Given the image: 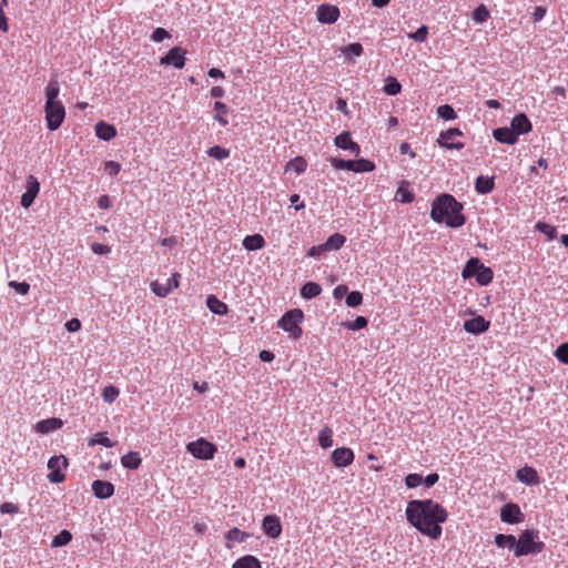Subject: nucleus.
<instances>
[{"mask_svg": "<svg viewBox=\"0 0 568 568\" xmlns=\"http://www.w3.org/2000/svg\"><path fill=\"white\" fill-rule=\"evenodd\" d=\"M407 521L420 534L437 540L440 527L448 518L447 510L433 499H414L408 501L405 510Z\"/></svg>", "mask_w": 568, "mask_h": 568, "instance_id": "obj_1", "label": "nucleus"}, {"mask_svg": "<svg viewBox=\"0 0 568 568\" xmlns=\"http://www.w3.org/2000/svg\"><path fill=\"white\" fill-rule=\"evenodd\" d=\"M463 204L453 195L443 193L437 196L430 210V217L437 223H445L449 227H460L465 224L466 219L463 211Z\"/></svg>", "mask_w": 568, "mask_h": 568, "instance_id": "obj_2", "label": "nucleus"}, {"mask_svg": "<svg viewBox=\"0 0 568 568\" xmlns=\"http://www.w3.org/2000/svg\"><path fill=\"white\" fill-rule=\"evenodd\" d=\"M545 549V542L539 540V531L535 529H526L517 539L515 551L516 557L540 554Z\"/></svg>", "mask_w": 568, "mask_h": 568, "instance_id": "obj_3", "label": "nucleus"}, {"mask_svg": "<svg viewBox=\"0 0 568 568\" xmlns=\"http://www.w3.org/2000/svg\"><path fill=\"white\" fill-rule=\"evenodd\" d=\"M304 317L303 312L300 308H294L286 312L278 321L277 325L283 331L291 334V336L295 339L302 336V328L300 327V323Z\"/></svg>", "mask_w": 568, "mask_h": 568, "instance_id": "obj_4", "label": "nucleus"}, {"mask_svg": "<svg viewBox=\"0 0 568 568\" xmlns=\"http://www.w3.org/2000/svg\"><path fill=\"white\" fill-rule=\"evenodd\" d=\"M186 452L197 459L209 460L214 457L216 453V446L205 438H199L186 445Z\"/></svg>", "mask_w": 568, "mask_h": 568, "instance_id": "obj_5", "label": "nucleus"}, {"mask_svg": "<svg viewBox=\"0 0 568 568\" xmlns=\"http://www.w3.org/2000/svg\"><path fill=\"white\" fill-rule=\"evenodd\" d=\"M47 126L50 131L58 130L64 118L65 109L62 102L60 103H45L44 104Z\"/></svg>", "mask_w": 568, "mask_h": 568, "instance_id": "obj_6", "label": "nucleus"}, {"mask_svg": "<svg viewBox=\"0 0 568 568\" xmlns=\"http://www.w3.org/2000/svg\"><path fill=\"white\" fill-rule=\"evenodd\" d=\"M68 467V459L63 455L52 456L48 462V479L52 484H60L65 479V475L62 471Z\"/></svg>", "mask_w": 568, "mask_h": 568, "instance_id": "obj_7", "label": "nucleus"}, {"mask_svg": "<svg viewBox=\"0 0 568 568\" xmlns=\"http://www.w3.org/2000/svg\"><path fill=\"white\" fill-rule=\"evenodd\" d=\"M463 135L464 133L458 128H450L440 132L437 143L439 146L447 150H462L464 148V143L456 141V138Z\"/></svg>", "mask_w": 568, "mask_h": 568, "instance_id": "obj_8", "label": "nucleus"}, {"mask_svg": "<svg viewBox=\"0 0 568 568\" xmlns=\"http://www.w3.org/2000/svg\"><path fill=\"white\" fill-rule=\"evenodd\" d=\"M24 186H26V191L21 195L20 203L24 209H28L33 204L36 197L38 196V194L40 192V182L38 181V179L34 175H29L26 180Z\"/></svg>", "mask_w": 568, "mask_h": 568, "instance_id": "obj_9", "label": "nucleus"}, {"mask_svg": "<svg viewBox=\"0 0 568 568\" xmlns=\"http://www.w3.org/2000/svg\"><path fill=\"white\" fill-rule=\"evenodd\" d=\"M186 50L181 47H174L160 59L161 65H173L176 69H182L185 64Z\"/></svg>", "mask_w": 568, "mask_h": 568, "instance_id": "obj_10", "label": "nucleus"}, {"mask_svg": "<svg viewBox=\"0 0 568 568\" xmlns=\"http://www.w3.org/2000/svg\"><path fill=\"white\" fill-rule=\"evenodd\" d=\"M179 273H174L170 278L166 280V283H160L158 281H153L150 284L151 291L159 297L168 296L174 288L179 286Z\"/></svg>", "mask_w": 568, "mask_h": 568, "instance_id": "obj_11", "label": "nucleus"}, {"mask_svg": "<svg viewBox=\"0 0 568 568\" xmlns=\"http://www.w3.org/2000/svg\"><path fill=\"white\" fill-rule=\"evenodd\" d=\"M263 532L272 538L276 539L282 534V524L280 517L276 515H266L262 521Z\"/></svg>", "mask_w": 568, "mask_h": 568, "instance_id": "obj_12", "label": "nucleus"}, {"mask_svg": "<svg viewBox=\"0 0 568 568\" xmlns=\"http://www.w3.org/2000/svg\"><path fill=\"white\" fill-rule=\"evenodd\" d=\"M339 9L332 4H321L316 10V18L321 23L332 24L337 21Z\"/></svg>", "mask_w": 568, "mask_h": 568, "instance_id": "obj_13", "label": "nucleus"}, {"mask_svg": "<svg viewBox=\"0 0 568 568\" xmlns=\"http://www.w3.org/2000/svg\"><path fill=\"white\" fill-rule=\"evenodd\" d=\"M500 519L506 524H518L523 520V513L517 504L508 503L500 510Z\"/></svg>", "mask_w": 568, "mask_h": 568, "instance_id": "obj_14", "label": "nucleus"}, {"mask_svg": "<svg viewBox=\"0 0 568 568\" xmlns=\"http://www.w3.org/2000/svg\"><path fill=\"white\" fill-rule=\"evenodd\" d=\"M354 458V452L348 447H338L332 453V462L338 468L349 466Z\"/></svg>", "mask_w": 568, "mask_h": 568, "instance_id": "obj_15", "label": "nucleus"}, {"mask_svg": "<svg viewBox=\"0 0 568 568\" xmlns=\"http://www.w3.org/2000/svg\"><path fill=\"white\" fill-rule=\"evenodd\" d=\"M334 144L338 149L351 151L356 156L361 153V148L356 142L352 140L349 131H344L336 135L334 139Z\"/></svg>", "mask_w": 568, "mask_h": 568, "instance_id": "obj_16", "label": "nucleus"}, {"mask_svg": "<svg viewBox=\"0 0 568 568\" xmlns=\"http://www.w3.org/2000/svg\"><path fill=\"white\" fill-rule=\"evenodd\" d=\"M516 478L527 486H537L540 484V477L537 470L530 466L519 468L516 471Z\"/></svg>", "mask_w": 568, "mask_h": 568, "instance_id": "obj_17", "label": "nucleus"}, {"mask_svg": "<svg viewBox=\"0 0 568 568\" xmlns=\"http://www.w3.org/2000/svg\"><path fill=\"white\" fill-rule=\"evenodd\" d=\"M489 321H486L481 315L475 316L464 322V329L470 334H481L489 328Z\"/></svg>", "mask_w": 568, "mask_h": 568, "instance_id": "obj_18", "label": "nucleus"}, {"mask_svg": "<svg viewBox=\"0 0 568 568\" xmlns=\"http://www.w3.org/2000/svg\"><path fill=\"white\" fill-rule=\"evenodd\" d=\"M510 129L516 132V136L518 138L520 134L530 132L532 125L525 113H518L511 119Z\"/></svg>", "mask_w": 568, "mask_h": 568, "instance_id": "obj_19", "label": "nucleus"}, {"mask_svg": "<svg viewBox=\"0 0 568 568\" xmlns=\"http://www.w3.org/2000/svg\"><path fill=\"white\" fill-rule=\"evenodd\" d=\"M91 488L94 496L99 499L110 498L114 494L113 484L106 480L97 479L92 483Z\"/></svg>", "mask_w": 568, "mask_h": 568, "instance_id": "obj_20", "label": "nucleus"}, {"mask_svg": "<svg viewBox=\"0 0 568 568\" xmlns=\"http://www.w3.org/2000/svg\"><path fill=\"white\" fill-rule=\"evenodd\" d=\"M493 136L496 141L506 144H515L518 140L516 132L507 126L495 129L493 131Z\"/></svg>", "mask_w": 568, "mask_h": 568, "instance_id": "obj_21", "label": "nucleus"}, {"mask_svg": "<svg viewBox=\"0 0 568 568\" xmlns=\"http://www.w3.org/2000/svg\"><path fill=\"white\" fill-rule=\"evenodd\" d=\"M495 187L494 176L479 175L475 181V191L478 194H488Z\"/></svg>", "mask_w": 568, "mask_h": 568, "instance_id": "obj_22", "label": "nucleus"}, {"mask_svg": "<svg viewBox=\"0 0 568 568\" xmlns=\"http://www.w3.org/2000/svg\"><path fill=\"white\" fill-rule=\"evenodd\" d=\"M60 93V84L57 77L50 79L45 88V103H60L58 100Z\"/></svg>", "mask_w": 568, "mask_h": 568, "instance_id": "obj_23", "label": "nucleus"}, {"mask_svg": "<svg viewBox=\"0 0 568 568\" xmlns=\"http://www.w3.org/2000/svg\"><path fill=\"white\" fill-rule=\"evenodd\" d=\"M206 306L216 315H225L229 312V306L213 294L206 297Z\"/></svg>", "mask_w": 568, "mask_h": 568, "instance_id": "obj_24", "label": "nucleus"}, {"mask_svg": "<svg viewBox=\"0 0 568 568\" xmlns=\"http://www.w3.org/2000/svg\"><path fill=\"white\" fill-rule=\"evenodd\" d=\"M95 134L103 141H110L116 135V130L113 125L101 121L95 124Z\"/></svg>", "mask_w": 568, "mask_h": 568, "instance_id": "obj_25", "label": "nucleus"}, {"mask_svg": "<svg viewBox=\"0 0 568 568\" xmlns=\"http://www.w3.org/2000/svg\"><path fill=\"white\" fill-rule=\"evenodd\" d=\"M242 244L247 251H256L265 246V240L261 234L246 235Z\"/></svg>", "mask_w": 568, "mask_h": 568, "instance_id": "obj_26", "label": "nucleus"}, {"mask_svg": "<svg viewBox=\"0 0 568 568\" xmlns=\"http://www.w3.org/2000/svg\"><path fill=\"white\" fill-rule=\"evenodd\" d=\"M61 426H62V420L59 418L52 417V418L40 420L37 424L36 429L38 433L48 434L50 432L59 429Z\"/></svg>", "mask_w": 568, "mask_h": 568, "instance_id": "obj_27", "label": "nucleus"}, {"mask_svg": "<svg viewBox=\"0 0 568 568\" xmlns=\"http://www.w3.org/2000/svg\"><path fill=\"white\" fill-rule=\"evenodd\" d=\"M495 544L498 548H507L516 551L517 539L514 535L497 534L495 536Z\"/></svg>", "mask_w": 568, "mask_h": 568, "instance_id": "obj_28", "label": "nucleus"}, {"mask_svg": "<svg viewBox=\"0 0 568 568\" xmlns=\"http://www.w3.org/2000/svg\"><path fill=\"white\" fill-rule=\"evenodd\" d=\"M142 463L140 454L138 452H130L122 456L121 464L128 469H138Z\"/></svg>", "mask_w": 568, "mask_h": 568, "instance_id": "obj_29", "label": "nucleus"}, {"mask_svg": "<svg viewBox=\"0 0 568 568\" xmlns=\"http://www.w3.org/2000/svg\"><path fill=\"white\" fill-rule=\"evenodd\" d=\"M322 292V287L320 284L315 282H307L301 288V296L306 300L314 298L318 296Z\"/></svg>", "mask_w": 568, "mask_h": 568, "instance_id": "obj_30", "label": "nucleus"}, {"mask_svg": "<svg viewBox=\"0 0 568 568\" xmlns=\"http://www.w3.org/2000/svg\"><path fill=\"white\" fill-rule=\"evenodd\" d=\"M475 278L479 285H488L494 278V272L490 267L481 264L477 274L475 275Z\"/></svg>", "mask_w": 568, "mask_h": 568, "instance_id": "obj_31", "label": "nucleus"}, {"mask_svg": "<svg viewBox=\"0 0 568 568\" xmlns=\"http://www.w3.org/2000/svg\"><path fill=\"white\" fill-rule=\"evenodd\" d=\"M481 264L477 257L469 258L463 268L462 276L464 278L475 277Z\"/></svg>", "mask_w": 568, "mask_h": 568, "instance_id": "obj_32", "label": "nucleus"}, {"mask_svg": "<svg viewBox=\"0 0 568 568\" xmlns=\"http://www.w3.org/2000/svg\"><path fill=\"white\" fill-rule=\"evenodd\" d=\"M346 242V237L339 233H335L333 235H331L324 244V248H326V251H335V250H339L344 243Z\"/></svg>", "mask_w": 568, "mask_h": 568, "instance_id": "obj_33", "label": "nucleus"}, {"mask_svg": "<svg viewBox=\"0 0 568 568\" xmlns=\"http://www.w3.org/2000/svg\"><path fill=\"white\" fill-rule=\"evenodd\" d=\"M307 163L304 158L296 156L295 159L287 162L285 165V171H293L296 174H302L306 171Z\"/></svg>", "mask_w": 568, "mask_h": 568, "instance_id": "obj_34", "label": "nucleus"}, {"mask_svg": "<svg viewBox=\"0 0 568 568\" xmlns=\"http://www.w3.org/2000/svg\"><path fill=\"white\" fill-rule=\"evenodd\" d=\"M363 45L358 42L349 43L342 49L343 54L348 60H352L355 57H361L363 54Z\"/></svg>", "mask_w": 568, "mask_h": 568, "instance_id": "obj_35", "label": "nucleus"}, {"mask_svg": "<svg viewBox=\"0 0 568 568\" xmlns=\"http://www.w3.org/2000/svg\"><path fill=\"white\" fill-rule=\"evenodd\" d=\"M375 169V164L367 159L353 160V172L364 173L372 172Z\"/></svg>", "mask_w": 568, "mask_h": 568, "instance_id": "obj_36", "label": "nucleus"}, {"mask_svg": "<svg viewBox=\"0 0 568 568\" xmlns=\"http://www.w3.org/2000/svg\"><path fill=\"white\" fill-rule=\"evenodd\" d=\"M318 444L322 448H329L333 446V430L325 426L318 434Z\"/></svg>", "mask_w": 568, "mask_h": 568, "instance_id": "obj_37", "label": "nucleus"}, {"mask_svg": "<svg viewBox=\"0 0 568 568\" xmlns=\"http://www.w3.org/2000/svg\"><path fill=\"white\" fill-rule=\"evenodd\" d=\"M101 445L106 448H111L114 446V442H112L105 433H97L89 439V446Z\"/></svg>", "mask_w": 568, "mask_h": 568, "instance_id": "obj_38", "label": "nucleus"}, {"mask_svg": "<svg viewBox=\"0 0 568 568\" xmlns=\"http://www.w3.org/2000/svg\"><path fill=\"white\" fill-rule=\"evenodd\" d=\"M402 84L394 77H388L385 80L384 92L388 95H396L400 92Z\"/></svg>", "mask_w": 568, "mask_h": 568, "instance_id": "obj_39", "label": "nucleus"}, {"mask_svg": "<svg viewBox=\"0 0 568 568\" xmlns=\"http://www.w3.org/2000/svg\"><path fill=\"white\" fill-rule=\"evenodd\" d=\"M72 540V535L69 530L63 529L60 531L51 541V547H62L68 545Z\"/></svg>", "mask_w": 568, "mask_h": 568, "instance_id": "obj_40", "label": "nucleus"}, {"mask_svg": "<svg viewBox=\"0 0 568 568\" xmlns=\"http://www.w3.org/2000/svg\"><path fill=\"white\" fill-rule=\"evenodd\" d=\"M214 110L216 111V114L214 115V120H216L222 126L227 125V120L223 116V114H226L229 112V108L225 103L216 101L214 103Z\"/></svg>", "mask_w": 568, "mask_h": 568, "instance_id": "obj_41", "label": "nucleus"}, {"mask_svg": "<svg viewBox=\"0 0 568 568\" xmlns=\"http://www.w3.org/2000/svg\"><path fill=\"white\" fill-rule=\"evenodd\" d=\"M489 17H490V12L485 4L478 6L473 11V14H471L473 20L476 23H484L489 19Z\"/></svg>", "mask_w": 568, "mask_h": 568, "instance_id": "obj_42", "label": "nucleus"}, {"mask_svg": "<svg viewBox=\"0 0 568 568\" xmlns=\"http://www.w3.org/2000/svg\"><path fill=\"white\" fill-rule=\"evenodd\" d=\"M206 154L216 160H225L230 156V151L220 145H214L206 151Z\"/></svg>", "mask_w": 568, "mask_h": 568, "instance_id": "obj_43", "label": "nucleus"}, {"mask_svg": "<svg viewBox=\"0 0 568 568\" xmlns=\"http://www.w3.org/2000/svg\"><path fill=\"white\" fill-rule=\"evenodd\" d=\"M242 568H262L261 561L252 556V555H245L237 559Z\"/></svg>", "mask_w": 568, "mask_h": 568, "instance_id": "obj_44", "label": "nucleus"}, {"mask_svg": "<svg viewBox=\"0 0 568 568\" xmlns=\"http://www.w3.org/2000/svg\"><path fill=\"white\" fill-rule=\"evenodd\" d=\"M437 114L439 118L446 121L454 120L457 116L454 108L449 104L438 106Z\"/></svg>", "mask_w": 568, "mask_h": 568, "instance_id": "obj_45", "label": "nucleus"}, {"mask_svg": "<svg viewBox=\"0 0 568 568\" xmlns=\"http://www.w3.org/2000/svg\"><path fill=\"white\" fill-rule=\"evenodd\" d=\"M225 538L231 541L244 542L248 538V534L239 528H232L226 532Z\"/></svg>", "mask_w": 568, "mask_h": 568, "instance_id": "obj_46", "label": "nucleus"}, {"mask_svg": "<svg viewBox=\"0 0 568 568\" xmlns=\"http://www.w3.org/2000/svg\"><path fill=\"white\" fill-rule=\"evenodd\" d=\"M328 161L336 170H347L353 172V160L331 158Z\"/></svg>", "mask_w": 568, "mask_h": 568, "instance_id": "obj_47", "label": "nucleus"}, {"mask_svg": "<svg viewBox=\"0 0 568 568\" xmlns=\"http://www.w3.org/2000/svg\"><path fill=\"white\" fill-rule=\"evenodd\" d=\"M536 229L545 234L549 240H554L557 237V229L552 225H549L544 222H538L536 224Z\"/></svg>", "mask_w": 568, "mask_h": 568, "instance_id": "obj_48", "label": "nucleus"}, {"mask_svg": "<svg viewBox=\"0 0 568 568\" xmlns=\"http://www.w3.org/2000/svg\"><path fill=\"white\" fill-rule=\"evenodd\" d=\"M345 303L348 307H357L363 303V295L358 291H353L346 295Z\"/></svg>", "mask_w": 568, "mask_h": 568, "instance_id": "obj_49", "label": "nucleus"}, {"mask_svg": "<svg viewBox=\"0 0 568 568\" xmlns=\"http://www.w3.org/2000/svg\"><path fill=\"white\" fill-rule=\"evenodd\" d=\"M368 324V321L366 317L364 316H357L354 321L352 322H346L344 324V326L351 331H359L362 328H365Z\"/></svg>", "mask_w": 568, "mask_h": 568, "instance_id": "obj_50", "label": "nucleus"}, {"mask_svg": "<svg viewBox=\"0 0 568 568\" xmlns=\"http://www.w3.org/2000/svg\"><path fill=\"white\" fill-rule=\"evenodd\" d=\"M427 36H428V27L425 24L420 26L415 32L408 33V38L416 42L426 41Z\"/></svg>", "mask_w": 568, "mask_h": 568, "instance_id": "obj_51", "label": "nucleus"}, {"mask_svg": "<svg viewBox=\"0 0 568 568\" xmlns=\"http://www.w3.org/2000/svg\"><path fill=\"white\" fill-rule=\"evenodd\" d=\"M119 394V389L115 386L110 385L103 389L102 397L105 403L111 404L116 399Z\"/></svg>", "mask_w": 568, "mask_h": 568, "instance_id": "obj_52", "label": "nucleus"}, {"mask_svg": "<svg viewBox=\"0 0 568 568\" xmlns=\"http://www.w3.org/2000/svg\"><path fill=\"white\" fill-rule=\"evenodd\" d=\"M420 484H423V476L420 474L413 473L405 477V485L407 488H416Z\"/></svg>", "mask_w": 568, "mask_h": 568, "instance_id": "obj_53", "label": "nucleus"}, {"mask_svg": "<svg viewBox=\"0 0 568 568\" xmlns=\"http://www.w3.org/2000/svg\"><path fill=\"white\" fill-rule=\"evenodd\" d=\"M557 359L564 364H568V343H564L555 351Z\"/></svg>", "mask_w": 568, "mask_h": 568, "instance_id": "obj_54", "label": "nucleus"}, {"mask_svg": "<svg viewBox=\"0 0 568 568\" xmlns=\"http://www.w3.org/2000/svg\"><path fill=\"white\" fill-rule=\"evenodd\" d=\"M9 286L22 295L28 294V292L30 290V285L27 282L11 281V282H9Z\"/></svg>", "mask_w": 568, "mask_h": 568, "instance_id": "obj_55", "label": "nucleus"}, {"mask_svg": "<svg viewBox=\"0 0 568 568\" xmlns=\"http://www.w3.org/2000/svg\"><path fill=\"white\" fill-rule=\"evenodd\" d=\"M104 171L111 175V176H115L119 174V172L121 171V165L120 163L115 162V161H106L104 163Z\"/></svg>", "mask_w": 568, "mask_h": 568, "instance_id": "obj_56", "label": "nucleus"}, {"mask_svg": "<svg viewBox=\"0 0 568 568\" xmlns=\"http://www.w3.org/2000/svg\"><path fill=\"white\" fill-rule=\"evenodd\" d=\"M170 37V33L163 29V28H156L153 33L151 34V39L154 41V42H161L163 41L164 39L169 38Z\"/></svg>", "mask_w": 568, "mask_h": 568, "instance_id": "obj_57", "label": "nucleus"}, {"mask_svg": "<svg viewBox=\"0 0 568 568\" xmlns=\"http://www.w3.org/2000/svg\"><path fill=\"white\" fill-rule=\"evenodd\" d=\"M91 250L93 253L98 254V255H105L108 253H110L111 248L105 245V244H101V243H93L91 245Z\"/></svg>", "mask_w": 568, "mask_h": 568, "instance_id": "obj_58", "label": "nucleus"}, {"mask_svg": "<svg viewBox=\"0 0 568 568\" xmlns=\"http://www.w3.org/2000/svg\"><path fill=\"white\" fill-rule=\"evenodd\" d=\"M19 511V507L13 503H3L0 506V513L1 514H17Z\"/></svg>", "mask_w": 568, "mask_h": 568, "instance_id": "obj_59", "label": "nucleus"}, {"mask_svg": "<svg viewBox=\"0 0 568 568\" xmlns=\"http://www.w3.org/2000/svg\"><path fill=\"white\" fill-rule=\"evenodd\" d=\"M397 194L400 195V202L402 203H410V202L414 201V194L412 192H409L408 190L399 187L397 190Z\"/></svg>", "mask_w": 568, "mask_h": 568, "instance_id": "obj_60", "label": "nucleus"}, {"mask_svg": "<svg viewBox=\"0 0 568 568\" xmlns=\"http://www.w3.org/2000/svg\"><path fill=\"white\" fill-rule=\"evenodd\" d=\"M4 4L3 2H0V31L7 32L8 31V19L4 14Z\"/></svg>", "mask_w": 568, "mask_h": 568, "instance_id": "obj_61", "label": "nucleus"}, {"mask_svg": "<svg viewBox=\"0 0 568 568\" xmlns=\"http://www.w3.org/2000/svg\"><path fill=\"white\" fill-rule=\"evenodd\" d=\"M324 252H327L326 248H324V244L312 246L307 255L312 257H320Z\"/></svg>", "mask_w": 568, "mask_h": 568, "instance_id": "obj_62", "label": "nucleus"}, {"mask_svg": "<svg viewBox=\"0 0 568 568\" xmlns=\"http://www.w3.org/2000/svg\"><path fill=\"white\" fill-rule=\"evenodd\" d=\"M68 332H78L81 328V322L78 318H71L65 323Z\"/></svg>", "mask_w": 568, "mask_h": 568, "instance_id": "obj_63", "label": "nucleus"}, {"mask_svg": "<svg viewBox=\"0 0 568 568\" xmlns=\"http://www.w3.org/2000/svg\"><path fill=\"white\" fill-rule=\"evenodd\" d=\"M439 479V476L438 474L436 473H432V474H428L425 478H423V483L425 484V486L427 488L434 486Z\"/></svg>", "mask_w": 568, "mask_h": 568, "instance_id": "obj_64", "label": "nucleus"}]
</instances>
